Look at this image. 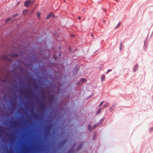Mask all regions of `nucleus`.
Listing matches in <instances>:
<instances>
[{
  "mask_svg": "<svg viewBox=\"0 0 153 153\" xmlns=\"http://www.w3.org/2000/svg\"><path fill=\"white\" fill-rule=\"evenodd\" d=\"M83 142L81 141L79 143L78 146L76 147L75 150H74V153H76L81 150L83 147Z\"/></svg>",
  "mask_w": 153,
  "mask_h": 153,
  "instance_id": "obj_1",
  "label": "nucleus"
},
{
  "mask_svg": "<svg viewBox=\"0 0 153 153\" xmlns=\"http://www.w3.org/2000/svg\"><path fill=\"white\" fill-rule=\"evenodd\" d=\"M32 1L31 0H27L24 2V5L26 7H28L32 4Z\"/></svg>",
  "mask_w": 153,
  "mask_h": 153,
  "instance_id": "obj_2",
  "label": "nucleus"
},
{
  "mask_svg": "<svg viewBox=\"0 0 153 153\" xmlns=\"http://www.w3.org/2000/svg\"><path fill=\"white\" fill-rule=\"evenodd\" d=\"M80 68V66L78 65H75L74 69L73 71V74L74 76H76L77 75L78 72Z\"/></svg>",
  "mask_w": 153,
  "mask_h": 153,
  "instance_id": "obj_3",
  "label": "nucleus"
},
{
  "mask_svg": "<svg viewBox=\"0 0 153 153\" xmlns=\"http://www.w3.org/2000/svg\"><path fill=\"white\" fill-rule=\"evenodd\" d=\"M50 18L52 19H55L56 16L54 13L52 12H51L46 16L45 19H49Z\"/></svg>",
  "mask_w": 153,
  "mask_h": 153,
  "instance_id": "obj_4",
  "label": "nucleus"
},
{
  "mask_svg": "<svg viewBox=\"0 0 153 153\" xmlns=\"http://www.w3.org/2000/svg\"><path fill=\"white\" fill-rule=\"evenodd\" d=\"M117 103L116 102H114L112 104L111 107L109 109V111L110 112H111L114 108L116 107Z\"/></svg>",
  "mask_w": 153,
  "mask_h": 153,
  "instance_id": "obj_5",
  "label": "nucleus"
},
{
  "mask_svg": "<svg viewBox=\"0 0 153 153\" xmlns=\"http://www.w3.org/2000/svg\"><path fill=\"white\" fill-rule=\"evenodd\" d=\"M148 38H146L144 41L143 48L144 50H146L147 47Z\"/></svg>",
  "mask_w": 153,
  "mask_h": 153,
  "instance_id": "obj_6",
  "label": "nucleus"
},
{
  "mask_svg": "<svg viewBox=\"0 0 153 153\" xmlns=\"http://www.w3.org/2000/svg\"><path fill=\"white\" fill-rule=\"evenodd\" d=\"M97 138V133L96 131H94L93 133L92 136V140L93 141H95L96 140Z\"/></svg>",
  "mask_w": 153,
  "mask_h": 153,
  "instance_id": "obj_7",
  "label": "nucleus"
},
{
  "mask_svg": "<svg viewBox=\"0 0 153 153\" xmlns=\"http://www.w3.org/2000/svg\"><path fill=\"white\" fill-rule=\"evenodd\" d=\"M9 55L13 57H16L17 56V53H15L14 52L11 51V53L9 54Z\"/></svg>",
  "mask_w": 153,
  "mask_h": 153,
  "instance_id": "obj_8",
  "label": "nucleus"
},
{
  "mask_svg": "<svg viewBox=\"0 0 153 153\" xmlns=\"http://www.w3.org/2000/svg\"><path fill=\"white\" fill-rule=\"evenodd\" d=\"M28 10V9L24 10L22 12V15L25 16H26L27 14Z\"/></svg>",
  "mask_w": 153,
  "mask_h": 153,
  "instance_id": "obj_9",
  "label": "nucleus"
},
{
  "mask_svg": "<svg viewBox=\"0 0 153 153\" xmlns=\"http://www.w3.org/2000/svg\"><path fill=\"white\" fill-rule=\"evenodd\" d=\"M138 65L137 64H136L134 66L133 71L134 72H135L136 71H137L138 69Z\"/></svg>",
  "mask_w": 153,
  "mask_h": 153,
  "instance_id": "obj_10",
  "label": "nucleus"
},
{
  "mask_svg": "<svg viewBox=\"0 0 153 153\" xmlns=\"http://www.w3.org/2000/svg\"><path fill=\"white\" fill-rule=\"evenodd\" d=\"M87 129L89 132H91L92 131V130L93 128L91 124H89L88 125Z\"/></svg>",
  "mask_w": 153,
  "mask_h": 153,
  "instance_id": "obj_11",
  "label": "nucleus"
},
{
  "mask_svg": "<svg viewBox=\"0 0 153 153\" xmlns=\"http://www.w3.org/2000/svg\"><path fill=\"white\" fill-rule=\"evenodd\" d=\"M109 105L108 102H105L104 104H103L102 106L101 109H103L107 107Z\"/></svg>",
  "mask_w": 153,
  "mask_h": 153,
  "instance_id": "obj_12",
  "label": "nucleus"
},
{
  "mask_svg": "<svg viewBox=\"0 0 153 153\" xmlns=\"http://www.w3.org/2000/svg\"><path fill=\"white\" fill-rule=\"evenodd\" d=\"M12 19L11 18H7L5 20V23H7L9 22Z\"/></svg>",
  "mask_w": 153,
  "mask_h": 153,
  "instance_id": "obj_13",
  "label": "nucleus"
},
{
  "mask_svg": "<svg viewBox=\"0 0 153 153\" xmlns=\"http://www.w3.org/2000/svg\"><path fill=\"white\" fill-rule=\"evenodd\" d=\"M99 125V123H96L94 124L92 126L93 129H95L96 128V127Z\"/></svg>",
  "mask_w": 153,
  "mask_h": 153,
  "instance_id": "obj_14",
  "label": "nucleus"
},
{
  "mask_svg": "<svg viewBox=\"0 0 153 153\" xmlns=\"http://www.w3.org/2000/svg\"><path fill=\"white\" fill-rule=\"evenodd\" d=\"M101 108H100L95 113L96 115H97L100 114L101 112Z\"/></svg>",
  "mask_w": 153,
  "mask_h": 153,
  "instance_id": "obj_15",
  "label": "nucleus"
},
{
  "mask_svg": "<svg viewBox=\"0 0 153 153\" xmlns=\"http://www.w3.org/2000/svg\"><path fill=\"white\" fill-rule=\"evenodd\" d=\"M41 14V13L39 11H37L36 13V15L38 19H40Z\"/></svg>",
  "mask_w": 153,
  "mask_h": 153,
  "instance_id": "obj_16",
  "label": "nucleus"
},
{
  "mask_svg": "<svg viewBox=\"0 0 153 153\" xmlns=\"http://www.w3.org/2000/svg\"><path fill=\"white\" fill-rule=\"evenodd\" d=\"M105 75L103 74L101 77V79L102 81H104L105 79Z\"/></svg>",
  "mask_w": 153,
  "mask_h": 153,
  "instance_id": "obj_17",
  "label": "nucleus"
},
{
  "mask_svg": "<svg viewBox=\"0 0 153 153\" xmlns=\"http://www.w3.org/2000/svg\"><path fill=\"white\" fill-rule=\"evenodd\" d=\"M80 81L82 82L83 83H85L86 81V79L85 78H82L80 79Z\"/></svg>",
  "mask_w": 153,
  "mask_h": 153,
  "instance_id": "obj_18",
  "label": "nucleus"
},
{
  "mask_svg": "<svg viewBox=\"0 0 153 153\" xmlns=\"http://www.w3.org/2000/svg\"><path fill=\"white\" fill-rule=\"evenodd\" d=\"M105 119V118L104 117H103L101 118L100 120L99 121L98 123H99V124H102L103 123V121Z\"/></svg>",
  "mask_w": 153,
  "mask_h": 153,
  "instance_id": "obj_19",
  "label": "nucleus"
},
{
  "mask_svg": "<svg viewBox=\"0 0 153 153\" xmlns=\"http://www.w3.org/2000/svg\"><path fill=\"white\" fill-rule=\"evenodd\" d=\"M19 15V13H18L15 14L13 15H12L11 16V18H12V19L15 18V17L18 16Z\"/></svg>",
  "mask_w": 153,
  "mask_h": 153,
  "instance_id": "obj_20",
  "label": "nucleus"
},
{
  "mask_svg": "<svg viewBox=\"0 0 153 153\" xmlns=\"http://www.w3.org/2000/svg\"><path fill=\"white\" fill-rule=\"evenodd\" d=\"M3 59L4 60H9V59L6 56H5L3 57Z\"/></svg>",
  "mask_w": 153,
  "mask_h": 153,
  "instance_id": "obj_21",
  "label": "nucleus"
},
{
  "mask_svg": "<svg viewBox=\"0 0 153 153\" xmlns=\"http://www.w3.org/2000/svg\"><path fill=\"white\" fill-rule=\"evenodd\" d=\"M119 49L120 51L121 50L123 49L122 43V42H121L120 43Z\"/></svg>",
  "mask_w": 153,
  "mask_h": 153,
  "instance_id": "obj_22",
  "label": "nucleus"
},
{
  "mask_svg": "<svg viewBox=\"0 0 153 153\" xmlns=\"http://www.w3.org/2000/svg\"><path fill=\"white\" fill-rule=\"evenodd\" d=\"M53 36H54L56 38H58L59 36L58 34L56 33H54Z\"/></svg>",
  "mask_w": 153,
  "mask_h": 153,
  "instance_id": "obj_23",
  "label": "nucleus"
},
{
  "mask_svg": "<svg viewBox=\"0 0 153 153\" xmlns=\"http://www.w3.org/2000/svg\"><path fill=\"white\" fill-rule=\"evenodd\" d=\"M112 71V70L111 69H108L107 70V71L105 73V74H108L109 72L111 71Z\"/></svg>",
  "mask_w": 153,
  "mask_h": 153,
  "instance_id": "obj_24",
  "label": "nucleus"
},
{
  "mask_svg": "<svg viewBox=\"0 0 153 153\" xmlns=\"http://www.w3.org/2000/svg\"><path fill=\"white\" fill-rule=\"evenodd\" d=\"M104 102V101H102L99 104V105L98 107H100L102 105V104H103Z\"/></svg>",
  "mask_w": 153,
  "mask_h": 153,
  "instance_id": "obj_25",
  "label": "nucleus"
},
{
  "mask_svg": "<svg viewBox=\"0 0 153 153\" xmlns=\"http://www.w3.org/2000/svg\"><path fill=\"white\" fill-rule=\"evenodd\" d=\"M121 22H119V23H118V24L117 25L116 27H115V28H116L117 27L120 26L121 25Z\"/></svg>",
  "mask_w": 153,
  "mask_h": 153,
  "instance_id": "obj_26",
  "label": "nucleus"
},
{
  "mask_svg": "<svg viewBox=\"0 0 153 153\" xmlns=\"http://www.w3.org/2000/svg\"><path fill=\"white\" fill-rule=\"evenodd\" d=\"M153 130V127H151L149 129V131L150 132H152Z\"/></svg>",
  "mask_w": 153,
  "mask_h": 153,
  "instance_id": "obj_27",
  "label": "nucleus"
},
{
  "mask_svg": "<svg viewBox=\"0 0 153 153\" xmlns=\"http://www.w3.org/2000/svg\"><path fill=\"white\" fill-rule=\"evenodd\" d=\"M77 145V143L76 142H75L74 143V146H76Z\"/></svg>",
  "mask_w": 153,
  "mask_h": 153,
  "instance_id": "obj_28",
  "label": "nucleus"
},
{
  "mask_svg": "<svg viewBox=\"0 0 153 153\" xmlns=\"http://www.w3.org/2000/svg\"><path fill=\"white\" fill-rule=\"evenodd\" d=\"M76 84H77V85H80V82H79V81H78V82H77Z\"/></svg>",
  "mask_w": 153,
  "mask_h": 153,
  "instance_id": "obj_29",
  "label": "nucleus"
},
{
  "mask_svg": "<svg viewBox=\"0 0 153 153\" xmlns=\"http://www.w3.org/2000/svg\"><path fill=\"white\" fill-rule=\"evenodd\" d=\"M20 3V1H19L17 3V5H19Z\"/></svg>",
  "mask_w": 153,
  "mask_h": 153,
  "instance_id": "obj_30",
  "label": "nucleus"
},
{
  "mask_svg": "<svg viewBox=\"0 0 153 153\" xmlns=\"http://www.w3.org/2000/svg\"><path fill=\"white\" fill-rule=\"evenodd\" d=\"M103 23H105L106 22V20H103Z\"/></svg>",
  "mask_w": 153,
  "mask_h": 153,
  "instance_id": "obj_31",
  "label": "nucleus"
},
{
  "mask_svg": "<svg viewBox=\"0 0 153 153\" xmlns=\"http://www.w3.org/2000/svg\"><path fill=\"white\" fill-rule=\"evenodd\" d=\"M15 21V19H13V20L12 21V22H14Z\"/></svg>",
  "mask_w": 153,
  "mask_h": 153,
  "instance_id": "obj_32",
  "label": "nucleus"
},
{
  "mask_svg": "<svg viewBox=\"0 0 153 153\" xmlns=\"http://www.w3.org/2000/svg\"><path fill=\"white\" fill-rule=\"evenodd\" d=\"M98 51V50H97L96 51H94V53H96L97 52V51Z\"/></svg>",
  "mask_w": 153,
  "mask_h": 153,
  "instance_id": "obj_33",
  "label": "nucleus"
},
{
  "mask_svg": "<svg viewBox=\"0 0 153 153\" xmlns=\"http://www.w3.org/2000/svg\"><path fill=\"white\" fill-rule=\"evenodd\" d=\"M78 19H81V17H80V16H78Z\"/></svg>",
  "mask_w": 153,
  "mask_h": 153,
  "instance_id": "obj_34",
  "label": "nucleus"
},
{
  "mask_svg": "<svg viewBox=\"0 0 153 153\" xmlns=\"http://www.w3.org/2000/svg\"><path fill=\"white\" fill-rule=\"evenodd\" d=\"M61 55V54L60 53H59V56H60V55Z\"/></svg>",
  "mask_w": 153,
  "mask_h": 153,
  "instance_id": "obj_35",
  "label": "nucleus"
},
{
  "mask_svg": "<svg viewBox=\"0 0 153 153\" xmlns=\"http://www.w3.org/2000/svg\"><path fill=\"white\" fill-rule=\"evenodd\" d=\"M115 1H117V2H118L119 0H115Z\"/></svg>",
  "mask_w": 153,
  "mask_h": 153,
  "instance_id": "obj_36",
  "label": "nucleus"
},
{
  "mask_svg": "<svg viewBox=\"0 0 153 153\" xmlns=\"http://www.w3.org/2000/svg\"><path fill=\"white\" fill-rule=\"evenodd\" d=\"M91 95L90 96H89V97H88V98H90V97H91Z\"/></svg>",
  "mask_w": 153,
  "mask_h": 153,
  "instance_id": "obj_37",
  "label": "nucleus"
},
{
  "mask_svg": "<svg viewBox=\"0 0 153 153\" xmlns=\"http://www.w3.org/2000/svg\"><path fill=\"white\" fill-rule=\"evenodd\" d=\"M91 36H93V35H91Z\"/></svg>",
  "mask_w": 153,
  "mask_h": 153,
  "instance_id": "obj_38",
  "label": "nucleus"
}]
</instances>
